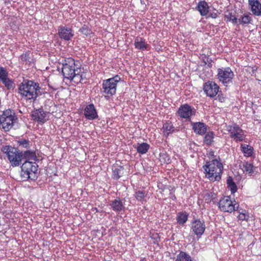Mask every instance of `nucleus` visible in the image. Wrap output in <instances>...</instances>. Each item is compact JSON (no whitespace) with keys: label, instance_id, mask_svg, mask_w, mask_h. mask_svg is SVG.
<instances>
[{"label":"nucleus","instance_id":"1","mask_svg":"<svg viewBox=\"0 0 261 261\" xmlns=\"http://www.w3.org/2000/svg\"><path fill=\"white\" fill-rule=\"evenodd\" d=\"M41 88L38 83L32 80H24L18 88L21 99L34 102L39 96Z\"/></svg>","mask_w":261,"mask_h":261},{"label":"nucleus","instance_id":"2","mask_svg":"<svg viewBox=\"0 0 261 261\" xmlns=\"http://www.w3.org/2000/svg\"><path fill=\"white\" fill-rule=\"evenodd\" d=\"M205 178L210 181L214 182L219 181L221 179V175L223 171V165L221 159H213L206 162L202 166Z\"/></svg>","mask_w":261,"mask_h":261},{"label":"nucleus","instance_id":"3","mask_svg":"<svg viewBox=\"0 0 261 261\" xmlns=\"http://www.w3.org/2000/svg\"><path fill=\"white\" fill-rule=\"evenodd\" d=\"M120 80V77L117 75L103 81L101 92L106 99H109L116 94L117 84Z\"/></svg>","mask_w":261,"mask_h":261},{"label":"nucleus","instance_id":"4","mask_svg":"<svg viewBox=\"0 0 261 261\" xmlns=\"http://www.w3.org/2000/svg\"><path fill=\"white\" fill-rule=\"evenodd\" d=\"M1 150L6 154L12 167L19 166L21 164L23 154L17 148L11 146H4Z\"/></svg>","mask_w":261,"mask_h":261},{"label":"nucleus","instance_id":"5","mask_svg":"<svg viewBox=\"0 0 261 261\" xmlns=\"http://www.w3.org/2000/svg\"><path fill=\"white\" fill-rule=\"evenodd\" d=\"M17 120L15 112L10 109L0 112V127L5 132L10 130Z\"/></svg>","mask_w":261,"mask_h":261},{"label":"nucleus","instance_id":"6","mask_svg":"<svg viewBox=\"0 0 261 261\" xmlns=\"http://www.w3.org/2000/svg\"><path fill=\"white\" fill-rule=\"evenodd\" d=\"M38 167L36 163L24 162L21 166V176L23 180H36L37 178Z\"/></svg>","mask_w":261,"mask_h":261},{"label":"nucleus","instance_id":"7","mask_svg":"<svg viewBox=\"0 0 261 261\" xmlns=\"http://www.w3.org/2000/svg\"><path fill=\"white\" fill-rule=\"evenodd\" d=\"M81 65L79 61H75L72 58H68L65 59L63 63L62 70L63 75L66 79H69L71 76L79 71Z\"/></svg>","mask_w":261,"mask_h":261},{"label":"nucleus","instance_id":"8","mask_svg":"<svg viewBox=\"0 0 261 261\" xmlns=\"http://www.w3.org/2000/svg\"><path fill=\"white\" fill-rule=\"evenodd\" d=\"M217 78L224 86H228L232 83L234 74L229 67H222L217 69Z\"/></svg>","mask_w":261,"mask_h":261},{"label":"nucleus","instance_id":"9","mask_svg":"<svg viewBox=\"0 0 261 261\" xmlns=\"http://www.w3.org/2000/svg\"><path fill=\"white\" fill-rule=\"evenodd\" d=\"M219 208L224 212L231 213L238 211L239 205L235 200L232 201L229 196L222 197L218 203Z\"/></svg>","mask_w":261,"mask_h":261},{"label":"nucleus","instance_id":"10","mask_svg":"<svg viewBox=\"0 0 261 261\" xmlns=\"http://www.w3.org/2000/svg\"><path fill=\"white\" fill-rule=\"evenodd\" d=\"M226 130L229 133L230 138L236 142H241L244 140V132L237 124L227 125Z\"/></svg>","mask_w":261,"mask_h":261},{"label":"nucleus","instance_id":"11","mask_svg":"<svg viewBox=\"0 0 261 261\" xmlns=\"http://www.w3.org/2000/svg\"><path fill=\"white\" fill-rule=\"evenodd\" d=\"M205 230V224L203 220L197 219L191 222V231L196 236L198 239L201 238Z\"/></svg>","mask_w":261,"mask_h":261},{"label":"nucleus","instance_id":"12","mask_svg":"<svg viewBox=\"0 0 261 261\" xmlns=\"http://www.w3.org/2000/svg\"><path fill=\"white\" fill-rule=\"evenodd\" d=\"M203 89L207 96L213 98L218 94L220 87L215 82L208 81L203 84Z\"/></svg>","mask_w":261,"mask_h":261},{"label":"nucleus","instance_id":"13","mask_svg":"<svg viewBox=\"0 0 261 261\" xmlns=\"http://www.w3.org/2000/svg\"><path fill=\"white\" fill-rule=\"evenodd\" d=\"M178 115L182 119L190 120L192 115L195 114V110L188 104L182 105L177 112Z\"/></svg>","mask_w":261,"mask_h":261},{"label":"nucleus","instance_id":"14","mask_svg":"<svg viewBox=\"0 0 261 261\" xmlns=\"http://www.w3.org/2000/svg\"><path fill=\"white\" fill-rule=\"evenodd\" d=\"M0 81L8 90L13 89V81L8 77V72L3 67H0Z\"/></svg>","mask_w":261,"mask_h":261},{"label":"nucleus","instance_id":"15","mask_svg":"<svg viewBox=\"0 0 261 261\" xmlns=\"http://www.w3.org/2000/svg\"><path fill=\"white\" fill-rule=\"evenodd\" d=\"M58 35L61 39L69 41L73 37L74 33L71 28L66 26H60L58 28Z\"/></svg>","mask_w":261,"mask_h":261},{"label":"nucleus","instance_id":"16","mask_svg":"<svg viewBox=\"0 0 261 261\" xmlns=\"http://www.w3.org/2000/svg\"><path fill=\"white\" fill-rule=\"evenodd\" d=\"M248 5L254 15L261 16V0H248Z\"/></svg>","mask_w":261,"mask_h":261},{"label":"nucleus","instance_id":"17","mask_svg":"<svg viewBox=\"0 0 261 261\" xmlns=\"http://www.w3.org/2000/svg\"><path fill=\"white\" fill-rule=\"evenodd\" d=\"M46 113L42 109H39L34 111L32 114L33 120L38 123L43 124L46 121Z\"/></svg>","mask_w":261,"mask_h":261},{"label":"nucleus","instance_id":"18","mask_svg":"<svg viewBox=\"0 0 261 261\" xmlns=\"http://www.w3.org/2000/svg\"><path fill=\"white\" fill-rule=\"evenodd\" d=\"M84 115L88 120H93L98 117L96 110L93 104L88 105L84 109Z\"/></svg>","mask_w":261,"mask_h":261},{"label":"nucleus","instance_id":"19","mask_svg":"<svg viewBox=\"0 0 261 261\" xmlns=\"http://www.w3.org/2000/svg\"><path fill=\"white\" fill-rule=\"evenodd\" d=\"M191 124L194 132L196 134L203 135L207 130V126L203 122H192Z\"/></svg>","mask_w":261,"mask_h":261},{"label":"nucleus","instance_id":"20","mask_svg":"<svg viewBox=\"0 0 261 261\" xmlns=\"http://www.w3.org/2000/svg\"><path fill=\"white\" fill-rule=\"evenodd\" d=\"M125 173L124 167L122 166H114L112 169V178L118 180L123 176Z\"/></svg>","mask_w":261,"mask_h":261},{"label":"nucleus","instance_id":"21","mask_svg":"<svg viewBox=\"0 0 261 261\" xmlns=\"http://www.w3.org/2000/svg\"><path fill=\"white\" fill-rule=\"evenodd\" d=\"M134 45L135 48L138 49L142 50H149V45L142 37H137L135 40Z\"/></svg>","mask_w":261,"mask_h":261},{"label":"nucleus","instance_id":"22","mask_svg":"<svg viewBox=\"0 0 261 261\" xmlns=\"http://www.w3.org/2000/svg\"><path fill=\"white\" fill-rule=\"evenodd\" d=\"M196 9L201 16H206L209 12V6L205 1H200L197 4Z\"/></svg>","mask_w":261,"mask_h":261},{"label":"nucleus","instance_id":"23","mask_svg":"<svg viewBox=\"0 0 261 261\" xmlns=\"http://www.w3.org/2000/svg\"><path fill=\"white\" fill-rule=\"evenodd\" d=\"M110 205L113 211L117 212H120L124 208V204L120 198L111 200Z\"/></svg>","mask_w":261,"mask_h":261},{"label":"nucleus","instance_id":"24","mask_svg":"<svg viewBox=\"0 0 261 261\" xmlns=\"http://www.w3.org/2000/svg\"><path fill=\"white\" fill-rule=\"evenodd\" d=\"M162 130H163L164 135L166 137L175 132L174 126L172 122L170 121H166L163 124Z\"/></svg>","mask_w":261,"mask_h":261},{"label":"nucleus","instance_id":"25","mask_svg":"<svg viewBox=\"0 0 261 261\" xmlns=\"http://www.w3.org/2000/svg\"><path fill=\"white\" fill-rule=\"evenodd\" d=\"M22 154L25 162H30L34 163H36V161L38 160L36 152L34 151L26 150Z\"/></svg>","mask_w":261,"mask_h":261},{"label":"nucleus","instance_id":"26","mask_svg":"<svg viewBox=\"0 0 261 261\" xmlns=\"http://www.w3.org/2000/svg\"><path fill=\"white\" fill-rule=\"evenodd\" d=\"M240 148L245 156L249 158L252 156L254 151L252 146L246 144H241Z\"/></svg>","mask_w":261,"mask_h":261},{"label":"nucleus","instance_id":"27","mask_svg":"<svg viewBox=\"0 0 261 261\" xmlns=\"http://www.w3.org/2000/svg\"><path fill=\"white\" fill-rule=\"evenodd\" d=\"M242 167L243 172H246L249 175H252L254 173V170L256 168L252 164L249 163L248 162L244 163Z\"/></svg>","mask_w":261,"mask_h":261},{"label":"nucleus","instance_id":"28","mask_svg":"<svg viewBox=\"0 0 261 261\" xmlns=\"http://www.w3.org/2000/svg\"><path fill=\"white\" fill-rule=\"evenodd\" d=\"M188 216L189 214L186 212L178 213L176 217L177 222L180 225H184L187 221Z\"/></svg>","mask_w":261,"mask_h":261},{"label":"nucleus","instance_id":"29","mask_svg":"<svg viewBox=\"0 0 261 261\" xmlns=\"http://www.w3.org/2000/svg\"><path fill=\"white\" fill-rule=\"evenodd\" d=\"M252 21V17L248 14H244L238 19V24L248 25Z\"/></svg>","mask_w":261,"mask_h":261},{"label":"nucleus","instance_id":"30","mask_svg":"<svg viewBox=\"0 0 261 261\" xmlns=\"http://www.w3.org/2000/svg\"><path fill=\"white\" fill-rule=\"evenodd\" d=\"M215 134L212 131H209L205 135L203 142L207 145H211L214 142Z\"/></svg>","mask_w":261,"mask_h":261},{"label":"nucleus","instance_id":"31","mask_svg":"<svg viewBox=\"0 0 261 261\" xmlns=\"http://www.w3.org/2000/svg\"><path fill=\"white\" fill-rule=\"evenodd\" d=\"M81 68L79 69V71L76 72V73H74L73 74L71 77L68 80H70L71 82L75 83V84H79L80 83L82 80V76L81 74Z\"/></svg>","mask_w":261,"mask_h":261},{"label":"nucleus","instance_id":"32","mask_svg":"<svg viewBox=\"0 0 261 261\" xmlns=\"http://www.w3.org/2000/svg\"><path fill=\"white\" fill-rule=\"evenodd\" d=\"M147 195V192L141 190L136 191L135 193V197L136 199L142 203H143V201H146L145 198Z\"/></svg>","mask_w":261,"mask_h":261},{"label":"nucleus","instance_id":"33","mask_svg":"<svg viewBox=\"0 0 261 261\" xmlns=\"http://www.w3.org/2000/svg\"><path fill=\"white\" fill-rule=\"evenodd\" d=\"M238 211L239 214L238 216V218L239 220L243 221H248L249 219V215L248 213V212L243 209H240L239 210L238 208Z\"/></svg>","mask_w":261,"mask_h":261},{"label":"nucleus","instance_id":"34","mask_svg":"<svg viewBox=\"0 0 261 261\" xmlns=\"http://www.w3.org/2000/svg\"><path fill=\"white\" fill-rule=\"evenodd\" d=\"M79 31L86 37H91V35L93 34L91 28L86 24L83 25Z\"/></svg>","mask_w":261,"mask_h":261},{"label":"nucleus","instance_id":"35","mask_svg":"<svg viewBox=\"0 0 261 261\" xmlns=\"http://www.w3.org/2000/svg\"><path fill=\"white\" fill-rule=\"evenodd\" d=\"M30 54L31 52L29 50L25 51L20 56L19 58V61L21 63H25L26 64L30 63Z\"/></svg>","mask_w":261,"mask_h":261},{"label":"nucleus","instance_id":"36","mask_svg":"<svg viewBox=\"0 0 261 261\" xmlns=\"http://www.w3.org/2000/svg\"><path fill=\"white\" fill-rule=\"evenodd\" d=\"M227 185L228 188L230 189L232 194L234 193L237 192L238 188L236 184L233 181L232 178L231 177H229L227 179Z\"/></svg>","mask_w":261,"mask_h":261},{"label":"nucleus","instance_id":"37","mask_svg":"<svg viewBox=\"0 0 261 261\" xmlns=\"http://www.w3.org/2000/svg\"><path fill=\"white\" fill-rule=\"evenodd\" d=\"M149 148V145L146 143L139 144L137 148V151L141 154L146 153Z\"/></svg>","mask_w":261,"mask_h":261},{"label":"nucleus","instance_id":"38","mask_svg":"<svg viewBox=\"0 0 261 261\" xmlns=\"http://www.w3.org/2000/svg\"><path fill=\"white\" fill-rule=\"evenodd\" d=\"M203 199L205 202L210 203L215 198V194L214 193L210 191H205L203 193Z\"/></svg>","mask_w":261,"mask_h":261},{"label":"nucleus","instance_id":"39","mask_svg":"<svg viewBox=\"0 0 261 261\" xmlns=\"http://www.w3.org/2000/svg\"><path fill=\"white\" fill-rule=\"evenodd\" d=\"M224 17L226 21H231L233 24L238 23V18L232 12H228L224 15Z\"/></svg>","mask_w":261,"mask_h":261},{"label":"nucleus","instance_id":"40","mask_svg":"<svg viewBox=\"0 0 261 261\" xmlns=\"http://www.w3.org/2000/svg\"><path fill=\"white\" fill-rule=\"evenodd\" d=\"M30 142L27 139H21L18 141V144L23 148H28L30 145Z\"/></svg>","mask_w":261,"mask_h":261},{"label":"nucleus","instance_id":"41","mask_svg":"<svg viewBox=\"0 0 261 261\" xmlns=\"http://www.w3.org/2000/svg\"><path fill=\"white\" fill-rule=\"evenodd\" d=\"M152 239L153 240V243L154 244H158L160 241V238L158 233H153L151 236Z\"/></svg>","mask_w":261,"mask_h":261},{"label":"nucleus","instance_id":"42","mask_svg":"<svg viewBox=\"0 0 261 261\" xmlns=\"http://www.w3.org/2000/svg\"><path fill=\"white\" fill-rule=\"evenodd\" d=\"M208 158L212 160L213 159H219V156L216 158V155H215V151L213 150H210L207 153Z\"/></svg>","mask_w":261,"mask_h":261},{"label":"nucleus","instance_id":"43","mask_svg":"<svg viewBox=\"0 0 261 261\" xmlns=\"http://www.w3.org/2000/svg\"><path fill=\"white\" fill-rule=\"evenodd\" d=\"M215 11L216 12H211L209 16L213 18H216L218 17V11L216 10Z\"/></svg>","mask_w":261,"mask_h":261},{"label":"nucleus","instance_id":"44","mask_svg":"<svg viewBox=\"0 0 261 261\" xmlns=\"http://www.w3.org/2000/svg\"><path fill=\"white\" fill-rule=\"evenodd\" d=\"M218 100L221 102H224L225 100V97L222 94H218L217 96Z\"/></svg>","mask_w":261,"mask_h":261},{"label":"nucleus","instance_id":"45","mask_svg":"<svg viewBox=\"0 0 261 261\" xmlns=\"http://www.w3.org/2000/svg\"><path fill=\"white\" fill-rule=\"evenodd\" d=\"M251 70H252V73H254L255 72V71H256V69H254L253 68H251Z\"/></svg>","mask_w":261,"mask_h":261}]
</instances>
